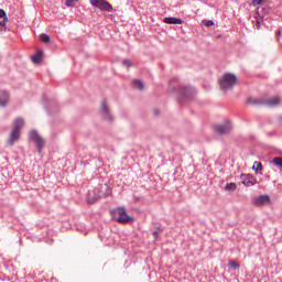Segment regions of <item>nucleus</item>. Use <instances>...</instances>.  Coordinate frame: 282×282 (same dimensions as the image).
Segmentation results:
<instances>
[{"label": "nucleus", "mask_w": 282, "mask_h": 282, "mask_svg": "<svg viewBox=\"0 0 282 282\" xmlns=\"http://www.w3.org/2000/svg\"><path fill=\"white\" fill-rule=\"evenodd\" d=\"M110 213L112 215V219L119 224H129V221H133V217L127 214V209L124 207H117Z\"/></svg>", "instance_id": "f257e3e1"}, {"label": "nucleus", "mask_w": 282, "mask_h": 282, "mask_svg": "<svg viewBox=\"0 0 282 282\" xmlns=\"http://www.w3.org/2000/svg\"><path fill=\"white\" fill-rule=\"evenodd\" d=\"M237 85V75L227 73L219 78V87L223 91H228Z\"/></svg>", "instance_id": "f03ea898"}, {"label": "nucleus", "mask_w": 282, "mask_h": 282, "mask_svg": "<svg viewBox=\"0 0 282 282\" xmlns=\"http://www.w3.org/2000/svg\"><path fill=\"white\" fill-rule=\"evenodd\" d=\"M29 140L34 142L39 153H42L43 147H45V139H43V137H41L36 130H31L29 132Z\"/></svg>", "instance_id": "7ed1b4c3"}, {"label": "nucleus", "mask_w": 282, "mask_h": 282, "mask_svg": "<svg viewBox=\"0 0 282 282\" xmlns=\"http://www.w3.org/2000/svg\"><path fill=\"white\" fill-rule=\"evenodd\" d=\"M90 4L94 6V8L104 10L105 12H111V10H113V6H111L107 0H90Z\"/></svg>", "instance_id": "20e7f679"}, {"label": "nucleus", "mask_w": 282, "mask_h": 282, "mask_svg": "<svg viewBox=\"0 0 282 282\" xmlns=\"http://www.w3.org/2000/svg\"><path fill=\"white\" fill-rule=\"evenodd\" d=\"M214 131L218 135H226V133L232 131V124H230V121H226L224 124L214 126Z\"/></svg>", "instance_id": "39448f33"}, {"label": "nucleus", "mask_w": 282, "mask_h": 282, "mask_svg": "<svg viewBox=\"0 0 282 282\" xmlns=\"http://www.w3.org/2000/svg\"><path fill=\"white\" fill-rule=\"evenodd\" d=\"M252 203L254 206H270L272 204V199L268 194H262L258 195Z\"/></svg>", "instance_id": "423d86ee"}, {"label": "nucleus", "mask_w": 282, "mask_h": 282, "mask_svg": "<svg viewBox=\"0 0 282 282\" xmlns=\"http://www.w3.org/2000/svg\"><path fill=\"white\" fill-rule=\"evenodd\" d=\"M240 180L243 186H254V184H258L257 177H254L252 174H242Z\"/></svg>", "instance_id": "0eeeda50"}, {"label": "nucleus", "mask_w": 282, "mask_h": 282, "mask_svg": "<svg viewBox=\"0 0 282 282\" xmlns=\"http://www.w3.org/2000/svg\"><path fill=\"white\" fill-rule=\"evenodd\" d=\"M100 112L104 120H108V122H111L113 120V117L111 116V113H109V109L107 108V102H101Z\"/></svg>", "instance_id": "6e6552de"}, {"label": "nucleus", "mask_w": 282, "mask_h": 282, "mask_svg": "<svg viewBox=\"0 0 282 282\" xmlns=\"http://www.w3.org/2000/svg\"><path fill=\"white\" fill-rule=\"evenodd\" d=\"M20 138H21V130L12 129V131L10 133V138L8 140L9 147H14V142H18V140H20Z\"/></svg>", "instance_id": "1a4fd4ad"}, {"label": "nucleus", "mask_w": 282, "mask_h": 282, "mask_svg": "<svg viewBox=\"0 0 282 282\" xmlns=\"http://www.w3.org/2000/svg\"><path fill=\"white\" fill-rule=\"evenodd\" d=\"M270 13V7L267 4H261L258 10L256 15L260 17L261 19H265L268 14Z\"/></svg>", "instance_id": "9d476101"}, {"label": "nucleus", "mask_w": 282, "mask_h": 282, "mask_svg": "<svg viewBox=\"0 0 282 282\" xmlns=\"http://www.w3.org/2000/svg\"><path fill=\"white\" fill-rule=\"evenodd\" d=\"M194 94H195V90H193V88H188V87L181 88L182 98H185L188 100V99L193 98Z\"/></svg>", "instance_id": "9b49d317"}, {"label": "nucleus", "mask_w": 282, "mask_h": 282, "mask_svg": "<svg viewBox=\"0 0 282 282\" xmlns=\"http://www.w3.org/2000/svg\"><path fill=\"white\" fill-rule=\"evenodd\" d=\"M164 23L171 24V25H182L184 23V20L180 18H164Z\"/></svg>", "instance_id": "f8f14e48"}, {"label": "nucleus", "mask_w": 282, "mask_h": 282, "mask_svg": "<svg viewBox=\"0 0 282 282\" xmlns=\"http://www.w3.org/2000/svg\"><path fill=\"white\" fill-rule=\"evenodd\" d=\"M9 98L10 96L4 90H0V107H6Z\"/></svg>", "instance_id": "ddd939ff"}, {"label": "nucleus", "mask_w": 282, "mask_h": 282, "mask_svg": "<svg viewBox=\"0 0 282 282\" xmlns=\"http://www.w3.org/2000/svg\"><path fill=\"white\" fill-rule=\"evenodd\" d=\"M23 124H25L23 118H17L13 122V129L17 131H21V129H23Z\"/></svg>", "instance_id": "4468645a"}, {"label": "nucleus", "mask_w": 282, "mask_h": 282, "mask_svg": "<svg viewBox=\"0 0 282 282\" xmlns=\"http://www.w3.org/2000/svg\"><path fill=\"white\" fill-rule=\"evenodd\" d=\"M281 102V99L279 97H273L267 100L268 107H276Z\"/></svg>", "instance_id": "2eb2a0df"}, {"label": "nucleus", "mask_w": 282, "mask_h": 282, "mask_svg": "<svg viewBox=\"0 0 282 282\" xmlns=\"http://www.w3.org/2000/svg\"><path fill=\"white\" fill-rule=\"evenodd\" d=\"M132 85H133V87H134L135 89H140V90L144 89V84H143L142 80H140V79H134V80L132 82Z\"/></svg>", "instance_id": "dca6fc26"}, {"label": "nucleus", "mask_w": 282, "mask_h": 282, "mask_svg": "<svg viewBox=\"0 0 282 282\" xmlns=\"http://www.w3.org/2000/svg\"><path fill=\"white\" fill-rule=\"evenodd\" d=\"M263 24V18L256 14V30H261V25Z\"/></svg>", "instance_id": "f3484780"}, {"label": "nucleus", "mask_w": 282, "mask_h": 282, "mask_svg": "<svg viewBox=\"0 0 282 282\" xmlns=\"http://www.w3.org/2000/svg\"><path fill=\"white\" fill-rule=\"evenodd\" d=\"M225 191H228V193H232V191H237V184H235V183H227L225 185Z\"/></svg>", "instance_id": "a211bd4d"}, {"label": "nucleus", "mask_w": 282, "mask_h": 282, "mask_svg": "<svg viewBox=\"0 0 282 282\" xmlns=\"http://www.w3.org/2000/svg\"><path fill=\"white\" fill-rule=\"evenodd\" d=\"M43 58V52L39 51L35 55L32 56L33 63H39Z\"/></svg>", "instance_id": "6ab92c4d"}, {"label": "nucleus", "mask_w": 282, "mask_h": 282, "mask_svg": "<svg viewBox=\"0 0 282 282\" xmlns=\"http://www.w3.org/2000/svg\"><path fill=\"white\" fill-rule=\"evenodd\" d=\"M254 173H259L261 175V162L256 161L252 166Z\"/></svg>", "instance_id": "aec40b11"}, {"label": "nucleus", "mask_w": 282, "mask_h": 282, "mask_svg": "<svg viewBox=\"0 0 282 282\" xmlns=\"http://www.w3.org/2000/svg\"><path fill=\"white\" fill-rule=\"evenodd\" d=\"M273 164H275V166H280V169H282V158L281 156H275L272 160Z\"/></svg>", "instance_id": "412c9836"}, {"label": "nucleus", "mask_w": 282, "mask_h": 282, "mask_svg": "<svg viewBox=\"0 0 282 282\" xmlns=\"http://www.w3.org/2000/svg\"><path fill=\"white\" fill-rule=\"evenodd\" d=\"M40 39H41V42H42V43H50V41H51V37H50V35H47V34H42V35L40 36Z\"/></svg>", "instance_id": "4be33fe9"}, {"label": "nucleus", "mask_w": 282, "mask_h": 282, "mask_svg": "<svg viewBox=\"0 0 282 282\" xmlns=\"http://www.w3.org/2000/svg\"><path fill=\"white\" fill-rule=\"evenodd\" d=\"M229 268H232L234 270H239V263H237V261L231 260L229 261Z\"/></svg>", "instance_id": "5701e85b"}, {"label": "nucleus", "mask_w": 282, "mask_h": 282, "mask_svg": "<svg viewBox=\"0 0 282 282\" xmlns=\"http://www.w3.org/2000/svg\"><path fill=\"white\" fill-rule=\"evenodd\" d=\"M74 1H78V0H66L65 6H67V8H74Z\"/></svg>", "instance_id": "b1692460"}, {"label": "nucleus", "mask_w": 282, "mask_h": 282, "mask_svg": "<svg viewBox=\"0 0 282 282\" xmlns=\"http://www.w3.org/2000/svg\"><path fill=\"white\" fill-rule=\"evenodd\" d=\"M7 23H8V18H0L1 28H6Z\"/></svg>", "instance_id": "393cba45"}, {"label": "nucleus", "mask_w": 282, "mask_h": 282, "mask_svg": "<svg viewBox=\"0 0 282 282\" xmlns=\"http://www.w3.org/2000/svg\"><path fill=\"white\" fill-rule=\"evenodd\" d=\"M98 202V197H88L87 198V204H96Z\"/></svg>", "instance_id": "a878e982"}, {"label": "nucleus", "mask_w": 282, "mask_h": 282, "mask_svg": "<svg viewBox=\"0 0 282 282\" xmlns=\"http://www.w3.org/2000/svg\"><path fill=\"white\" fill-rule=\"evenodd\" d=\"M122 64L126 65V67H133V63H131L129 59H123Z\"/></svg>", "instance_id": "bb28decb"}, {"label": "nucleus", "mask_w": 282, "mask_h": 282, "mask_svg": "<svg viewBox=\"0 0 282 282\" xmlns=\"http://www.w3.org/2000/svg\"><path fill=\"white\" fill-rule=\"evenodd\" d=\"M0 19H8V14L6 13V10L0 9Z\"/></svg>", "instance_id": "cd10ccee"}, {"label": "nucleus", "mask_w": 282, "mask_h": 282, "mask_svg": "<svg viewBox=\"0 0 282 282\" xmlns=\"http://www.w3.org/2000/svg\"><path fill=\"white\" fill-rule=\"evenodd\" d=\"M203 23H205V25H207V28L215 25V22L212 20H205Z\"/></svg>", "instance_id": "c85d7f7f"}, {"label": "nucleus", "mask_w": 282, "mask_h": 282, "mask_svg": "<svg viewBox=\"0 0 282 282\" xmlns=\"http://www.w3.org/2000/svg\"><path fill=\"white\" fill-rule=\"evenodd\" d=\"M263 0H253V6H261V2H262Z\"/></svg>", "instance_id": "c756f323"}, {"label": "nucleus", "mask_w": 282, "mask_h": 282, "mask_svg": "<svg viewBox=\"0 0 282 282\" xmlns=\"http://www.w3.org/2000/svg\"><path fill=\"white\" fill-rule=\"evenodd\" d=\"M153 237L158 238V231L152 232Z\"/></svg>", "instance_id": "7c9ffc66"}, {"label": "nucleus", "mask_w": 282, "mask_h": 282, "mask_svg": "<svg viewBox=\"0 0 282 282\" xmlns=\"http://www.w3.org/2000/svg\"><path fill=\"white\" fill-rule=\"evenodd\" d=\"M154 116H158V110H154Z\"/></svg>", "instance_id": "2f4dec72"}]
</instances>
